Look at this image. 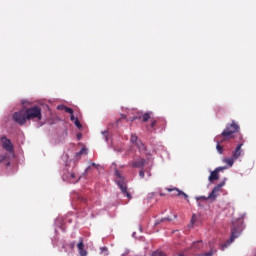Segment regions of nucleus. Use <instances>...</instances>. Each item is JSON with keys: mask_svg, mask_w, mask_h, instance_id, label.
Returning <instances> with one entry per match:
<instances>
[{"mask_svg": "<svg viewBox=\"0 0 256 256\" xmlns=\"http://www.w3.org/2000/svg\"><path fill=\"white\" fill-rule=\"evenodd\" d=\"M2 141V147L9 155H15V146H13V143H11V140L7 138V136H3L1 138Z\"/></svg>", "mask_w": 256, "mask_h": 256, "instance_id": "6", "label": "nucleus"}, {"mask_svg": "<svg viewBox=\"0 0 256 256\" xmlns=\"http://www.w3.org/2000/svg\"><path fill=\"white\" fill-rule=\"evenodd\" d=\"M79 179H81V177L77 179V175H75V172L68 173V180L70 181V183H78Z\"/></svg>", "mask_w": 256, "mask_h": 256, "instance_id": "15", "label": "nucleus"}, {"mask_svg": "<svg viewBox=\"0 0 256 256\" xmlns=\"http://www.w3.org/2000/svg\"><path fill=\"white\" fill-rule=\"evenodd\" d=\"M75 119H77V118H75V115H73V113H72L71 116H70V120L75 121Z\"/></svg>", "mask_w": 256, "mask_h": 256, "instance_id": "32", "label": "nucleus"}, {"mask_svg": "<svg viewBox=\"0 0 256 256\" xmlns=\"http://www.w3.org/2000/svg\"><path fill=\"white\" fill-rule=\"evenodd\" d=\"M224 186L225 182H221L218 185H216L211 191V193L208 195V199H210V201H215L219 195V191H221V188Z\"/></svg>", "mask_w": 256, "mask_h": 256, "instance_id": "8", "label": "nucleus"}, {"mask_svg": "<svg viewBox=\"0 0 256 256\" xmlns=\"http://www.w3.org/2000/svg\"><path fill=\"white\" fill-rule=\"evenodd\" d=\"M200 199H203V201H207V200L210 199V198H209V196H208V197L201 196Z\"/></svg>", "mask_w": 256, "mask_h": 256, "instance_id": "33", "label": "nucleus"}, {"mask_svg": "<svg viewBox=\"0 0 256 256\" xmlns=\"http://www.w3.org/2000/svg\"><path fill=\"white\" fill-rule=\"evenodd\" d=\"M139 177H140L141 179H144V178H145V171H144V170H140V171H139Z\"/></svg>", "mask_w": 256, "mask_h": 256, "instance_id": "30", "label": "nucleus"}, {"mask_svg": "<svg viewBox=\"0 0 256 256\" xmlns=\"http://www.w3.org/2000/svg\"><path fill=\"white\" fill-rule=\"evenodd\" d=\"M13 121L15 123H18V125H25L27 123V111L25 109H22L18 112H15L12 116Z\"/></svg>", "mask_w": 256, "mask_h": 256, "instance_id": "5", "label": "nucleus"}, {"mask_svg": "<svg viewBox=\"0 0 256 256\" xmlns=\"http://www.w3.org/2000/svg\"><path fill=\"white\" fill-rule=\"evenodd\" d=\"M236 159L232 156L231 158H223V163H227L229 167H233V163H235Z\"/></svg>", "mask_w": 256, "mask_h": 256, "instance_id": "16", "label": "nucleus"}, {"mask_svg": "<svg viewBox=\"0 0 256 256\" xmlns=\"http://www.w3.org/2000/svg\"><path fill=\"white\" fill-rule=\"evenodd\" d=\"M214 141L216 143L217 152L220 153V155H223V146L221 145L222 143H227V141H219V135L215 137Z\"/></svg>", "mask_w": 256, "mask_h": 256, "instance_id": "14", "label": "nucleus"}, {"mask_svg": "<svg viewBox=\"0 0 256 256\" xmlns=\"http://www.w3.org/2000/svg\"><path fill=\"white\" fill-rule=\"evenodd\" d=\"M101 254L104 256L109 255V250L107 249V247H102L101 248Z\"/></svg>", "mask_w": 256, "mask_h": 256, "instance_id": "25", "label": "nucleus"}, {"mask_svg": "<svg viewBox=\"0 0 256 256\" xmlns=\"http://www.w3.org/2000/svg\"><path fill=\"white\" fill-rule=\"evenodd\" d=\"M239 139H240V142L232 152V157L236 160L241 157V147H243L245 143V140L243 139V135L239 134Z\"/></svg>", "mask_w": 256, "mask_h": 256, "instance_id": "7", "label": "nucleus"}, {"mask_svg": "<svg viewBox=\"0 0 256 256\" xmlns=\"http://www.w3.org/2000/svg\"><path fill=\"white\" fill-rule=\"evenodd\" d=\"M146 160L143 158H140L136 161H132L130 163L131 167H134L135 169H143L145 167Z\"/></svg>", "mask_w": 256, "mask_h": 256, "instance_id": "12", "label": "nucleus"}, {"mask_svg": "<svg viewBox=\"0 0 256 256\" xmlns=\"http://www.w3.org/2000/svg\"><path fill=\"white\" fill-rule=\"evenodd\" d=\"M135 119H141V117H133L130 121H135Z\"/></svg>", "mask_w": 256, "mask_h": 256, "instance_id": "34", "label": "nucleus"}, {"mask_svg": "<svg viewBox=\"0 0 256 256\" xmlns=\"http://www.w3.org/2000/svg\"><path fill=\"white\" fill-rule=\"evenodd\" d=\"M26 117L28 121H33L36 119V121H41L43 119V114L41 113V107L39 106H33L26 109Z\"/></svg>", "mask_w": 256, "mask_h": 256, "instance_id": "3", "label": "nucleus"}, {"mask_svg": "<svg viewBox=\"0 0 256 256\" xmlns=\"http://www.w3.org/2000/svg\"><path fill=\"white\" fill-rule=\"evenodd\" d=\"M151 115H153V112H146L145 114H143L142 115L143 123H147V121H149V119H152Z\"/></svg>", "mask_w": 256, "mask_h": 256, "instance_id": "17", "label": "nucleus"}, {"mask_svg": "<svg viewBox=\"0 0 256 256\" xmlns=\"http://www.w3.org/2000/svg\"><path fill=\"white\" fill-rule=\"evenodd\" d=\"M192 249H203V241L199 240V241L193 242Z\"/></svg>", "mask_w": 256, "mask_h": 256, "instance_id": "18", "label": "nucleus"}, {"mask_svg": "<svg viewBox=\"0 0 256 256\" xmlns=\"http://www.w3.org/2000/svg\"><path fill=\"white\" fill-rule=\"evenodd\" d=\"M3 161H9L8 154H0V163H3Z\"/></svg>", "mask_w": 256, "mask_h": 256, "instance_id": "20", "label": "nucleus"}, {"mask_svg": "<svg viewBox=\"0 0 256 256\" xmlns=\"http://www.w3.org/2000/svg\"><path fill=\"white\" fill-rule=\"evenodd\" d=\"M91 169V166H88L85 170V173H87Z\"/></svg>", "mask_w": 256, "mask_h": 256, "instance_id": "35", "label": "nucleus"}, {"mask_svg": "<svg viewBox=\"0 0 256 256\" xmlns=\"http://www.w3.org/2000/svg\"><path fill=\"white\" fill-rule=\"evenodd\" d=\"M199 256H213V250L203 253V254H200Z\"/></svg>", "mask_w": 256, "mask_h": 256, "instance_id": "29", "label": "nucleus"}, {"mask_svg": "<svg viewBox=\"0 0 256 256\" xmlns=\"http://www.w3.org/2000/svg\"><path fill=\"white\" fill-rule=\"evenodd\" d=\"M68 247L72 250L75 249V242H71L70 244H68Z\"/></svg>", "mask_w": 256, "mask_h": 256, "instance_id": "31", "label": "nucleus"}, {"mask_svg": "<svg viewBox=\"0 0 256 256\" xmlns=\"http://www.w3.org/2000/svg\"><path fill=\"white\" fill-rule=\"evenodd\" d=\"M78 139H81V136H80V135H78Z\"/></svg>", "mask_w": 256, "mask_h": 256, "instance_id": "39", "label": "nucleus"}, {"mask_svg": "<svg viewBox=\"0 0 256 256\" xmlns=\"http://www.w3.org/2000/svg\"><path fill=\"white\" fill-rule=\"evenodd\" d=\"M163 196H165V194H163V193H160V197H163Z\"/></svg>", "mask_w": 256, "mask_h": 256, "instance_id": "38", "label": "nucleus"}, {"mask_svg": "<svg viewBox=\"0 0 256 256\" xmlns=\"http://www.w3.org/2000/svg\"><path fill=\"white\" fill-rule=\"evenodd\" d=\"M9 165H11V162L8 161V162L6 163V166L9 167Z\"/></svg>", "mask_w": 256, "mask_h": 256, "instance_id": "36", "label": "nucleus"}, {"mask_svg": "<svg viewBox=\"0 0 256 256\" xmlns=\"http://www.w3.org/2000/svg\"><path fill=\"white\" fill-rule=\"evenodd\" d=\"M131 143H133V145H136V147H138L139 151H146L147 148L145 147V144H143V142H141V140H139V138L137 137V135L132 134L131 138H130Z\"/></svg>", "mask_w": 256, "mask_h": 256, "instance_id": "9", "label": "nucleus"}, {"mask_svg": "<svg viewBox=\"0 0 256 256\" xmlns=\"http://www.w3.org/2000/svg\"><path fill=\"white\" fill-rule=\"evenodd\" d=\"M156 125H157V120H155L154 118H151V124L147 126L148 131H153Z\"/></svg>", "mask_w": 256, "mask_h": 256, "instance_id": "19", "label": "nucleus"}, {"mask_svg": "<svg viewBox=\"0 0 256 256\" xmlns=\"http://www.w3.org/2000/svg\"><path fill=\"white\" fill-rule=\"evenodd\" d=\"M79 255L87 256V250H85V244L83 243V238L79 239V243L77 244Z\"/></svg>", "mask_w": 256, "mask_h": 256, "instance_id": "13", "label": "nucleus"}, {"mask_svg": "<svg viewBox=\"0 0 256 256\" xmlns=\"http://www.w3.org/2000/svg\"><path fill=\"white\" fill-rule=\"evenodd\" d=\"M66 113H69L70 115H73V109L66 106L65 110Z\"/></svg>", "mask_w": 256, "mask_h": 256, "instance_id": "28", "label": "nucleus"}, {"mask_svg": "<svg viewBox=\"0 0 256 256\" xmlns=\"http://www.w3.org/2000/svg\"><path fill=\"white\" fill-rule=\"evenodd\" d=\"M196 222H197V215L193 214L192 218H191V223H192V225H195Z\"/></svg>", "mask_w": 256, "mask_h": 256, "instance_id": "26", "label": "nucleus"}, {"mask_svg": "<svg viewBox=\"0 0 256 256\" xmlns=\"http://www.w3.org/2000/svg\"><path fill=\"white\" fill-rule=\"evenodd\" d=\"M167 191L169 192V193H172L171 195H172V197H181V195L183 196V197H185L186 199H188V195L185 193V192H183V191H181V190H179V189H177V188H167Z\"/></svg>", "mask_w": 256, "mask_h": 256, "instance_id": "11", "label": "nucleus"}, {"mask_svg": "<svg viewBox=\"0 0 256 256\" xmlns=\"http://www.w3.org/2000/svg\"><path fill=\"white\" fill-rule=\"evenodd\" d=\"M241 131V127L239 124L232 120L231 123L226 125V128L222 131L220 135H218L219 141H231V139H235V135Z\"/></svg>", "mask_w": 256, "mask_h": 256, "instance_id": "1", "label": "nucleus"}, {"mask_svg": "<svg viewBox=\"0 0 256 256\" xmlns=\"http://www.w3.org/2000/svg\"><path fill=\"white\" fill-rule=\"evenodd\" d=\"M81 155H87L86 148H82L78 153H76V157H81Z\"/></svg>", "mask_w": 256, "mask_h": 256, "instance_id": "21", "label": "nucleus"}, {"mask_svg": "<svg viewBox=\"0 0 256 256\" xmlns=\"http://www.w3.org/2000/svg\"><path fill=\"white\" fill-rule=\"evenodd\" d=\"M241 231H243V227L241 226L240 223H232V228H231V236L230 239L226 244L223 245V249L227 248L228 245H231L239 235H241Z\"/></svg>", "mask_w": 256, "mask_h": 256, "instance_id": "4", "label": "nucleus"}, {"mask_svg": "<svg viewBox=\"0 0 256 256\" xmlns=\"http://www.w3.org/2000/svg\"><path fill=\"white\" fill-rule=\"evenodd\" d=\"M66 108H67V106H65V105H58L57 106L58 111H65Z\"/></svg>", "mask_w": 256, "mask_h": 256, "instance_id": "27", "label": "nucleus"}, {"mask_svg": "<svg viewBox=\"0 0 256 256\" xmlns=\"http://www.w3.org/2000/svg\"><path fill=\"white\" fill-rule=\"evenodd\" d=\"M152 256H167V254L162 251H155L152 253Z\"/></svg>", "mask_w": 256, "mask_h": 256, "instance_id": "23", "label": "nucleus"}, {"mask_svg": "<svg viewBox=\"0 0 256 256\" xmlns=\"http://www.w3.org/2000/svg\"><path fill=\"white\" fill-rule=\"evenodd\" d=\"M165 221H171V218H162L160 220H156L155 225H161V223Z\"/></svg>", "mask_w": 256, "mask_h": 256, "instance_id": "22", "label": "nucleus"}, {"mask_svg": "<svg viewBox=\"0 0 256 256\" xmlns=\"http://www.w3.org/2000/svg\"><path fill=\"white\" fill-rule=\"evenodd\" d=\"M225 169H227V167H218L214 171H212L208 178L210 183H213V181H217V179H219V172Z\"/></svg>", "mask_w": 256, "mask_h": 256, "instance_id": "10", "label": "nucleus"}, {"mask_svg": "<svg viewBox=\"0 0 256 256\" xmlns=\"http://www.w3.org/2000/svg\"><path fill=\"white\" fill-rule=\"evenodd\" d=\"M92 167H97V164H95V163H92Z\"/></svg>", "mask_w": 256, "mask_h": 256, "instance_id": "37", "label": "nucleus"}, {"mask_svg": "<svg viewBox=\"0 0 256 256\" xmlns=\"http://www.w3.org/2000/svg\"><path fill=\"white\" fill-rule=\"evenodd\" d=\"M115 183L118 185L121 193L127 197V199H132L131 193L127 190V179L125 176L121 175L119 170H115Z\"/></svg>", "mask_w": 256, "mask_h": 256, "instance_id": "2", "label": "nucleus"}, {"mask_svg": "<svg viewBox=\"0 0 256 256\" xmlns=\"http://www.w3.org/2000/svg\"><path fill=\"white\" fill-rule=\"evenodd\" d=\"M74 125H76L78 129H81L83 127V125H81V122L79 121V118L75 119Z\"/></svg>", "mask_w": 256, "mask_h": 256, "instance_id": "24", "label": "nucleus"}]
</instances>
